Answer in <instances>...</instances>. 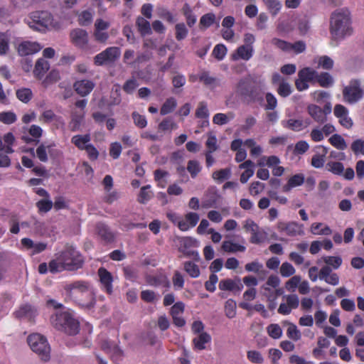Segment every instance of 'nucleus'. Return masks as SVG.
I'll use <instances>...</instances> for the list:
<instances>
[{"instance_id": "obj_39", "label": "nucleus", "mask_w": 364, "mask_h": 364, "mask_svg": "<svg viewBox=\"0 0 364 364\" xmlns=\"http://www.w3.org/2000/svg\"><path fill=\"white\" fill-rule=\"evenodd\" d=\"M184 270L193 278H196L200 275L198 266L192 262L184 263Z\"/></svg>"}, {"instance_id": "obj_15", "label": "nucleus", "mask_w": 364, "mask_h": 364, "mask_svg": "<svg viewBox=\"0 0 364 364\" xmlns=\"http://www.w3.org/2000/svg\"><path fill=\"white\" fill-rule=\"evenodd\" d=\"M95 86V83L90 80H77L73 84L75 91L82 97L89 95Z\"/></svg>"}, {"instance_id": "obj_63", "label": "nucleus", "mask_w": 364, "mask_h": 364, "mask_svg": "<svg viewBox=\"0 0 364 364\" xmlns=\"http://www.w3.org/2000/svg\"><path fill=\"white\" fill-rule=\"evenodd\" d=\"M271 43L272 45L276 46L277 48L288 52L289 51L290 43L281 40L279 38H274L272 39Z\"/></svg>"}, {"instance_id": "obj_34", "label": "nucleus", "mask_w": 364, "mask_h": 364, "mask_svg": "<svg viewBox=\"0 0 364 364\" xmlns=\"http://www.w3.org/2000/svg\"><path fill=\"white\" fill-rule=\"evenodd\" d=\"M177 106L176 100L173 97L168 98L161 106L160 113L161 115H166L171 113Z\"/></svg>"}, {"instance_id": "obj_50", "label": "nucleus", "mask_w": 364, "mask_h": 364, "mask_svg": "<svg viewBox=\"0 0 364 364\" xmlns=\"http://www.w3.org/2000/svg\"><path fill=\"white\" fill-rule=\"evenodd\" d=\"M301 277L299 275H294L289 279L286 284L285 287L288 291H294L296 288L299 287L301 282Z\"/></svg>"}, {"instance_id": "obj_12", "label": "nucleus", "mask_w": 364, "mask_h": 364, "mask_svg": "<svg viewBox=\"0 0 364 364\" xmlns=\"http://www.w3.org/2000/svg\"><path fill=\"white\" fill-rule=\"evenodd\" d=\"M277 228L280 232H285L286 235L291 237L301 235L304 234V225L296 222L279 223Z\"/></svg>"}, {"instance_id": "obj_29", "label": "nucleus", "mask_w": 364, "mask_h": 364, "mask_svg": "<svg viewBox=\"0 0 364 364\" xmlns=\"http://www.w3.org/2000/svg\"><path fill=\"white\" fill-rule=\"evenodd\" d=\"M136 26L141 36H144L151 33L150 23L141 16H139L136 21Z\"/></svg>"}, {"instance_id": "obj_4", "label": "nucleus", "mask_w": 364, "mask_h": 364, "mask_svg": "<svg viewBox=\"0 0 364 364\" xmlns=\"http://www.w3.org/2000/svg\"><path fill=\"white\" fill-rule=\"evenodd\" d=\"M235 93L241 100L247 104L261 102L263 96L261 90L253 85L250 77H244L239 80L235 87Z\"/></svg>"}, {"instance_id": "obj_10", "label": "nucleus", "mask_w": 364, "mask_h": 364, "mask_svg": "<svg viewBox=\"0 0 364 364\" xmlns=\"http://www.w3.org/2000/svg\"><path fill=\"white\" fill-rule=\"evenodd\" d=\"M120 56L118 47H109L94 57V64L102 66L114 63Z\"/></svg>"}, {"instance_id": "obj_59", "label": "nucleus", "mask_w": 364, "mask_h": 364, "mask_svg": "<svg viewBox=\"0 0 364 364\" xmlns=\"http://www.w3.org/2000/svg\"><path fill=\"white\" fill-rule=\"evenodd\" d=\"M199 79L200 81L203 82L206 86L215 87L217 84V79L210 76L207 72H203L200 75Z\"/></svg>"}, {"instance_id": "obj_38", "label": "nucleus", "mask_w": 364, "mask_h": 364, "mask_svg": "<svg viewBox=\"0 0 364 364\" xmlns=\"http://www.w3.org/2000/svg\"><path fill=\"white\" fill-rule=\"evenodd\" d=\"M84 119L83 114L73 113L70 122V128L72 132H76L80 129L82 122Z\"/></svg>"}, {"instance_id": "obj_28", "label": "nucleus", "mask_w": 364, "mask_h": 364, "mask_svg": "<svg viewBox=\"0 0 364 364\" xmlns=\"http://www.w3.org/2000/svg\"><path fill=\"white\" fill-rule=\"evenodd\" d=\"M322 87H329L333 85L334 79L328 73H317L316 81Z\"/></svg>"}, {"instance_id": "obj_36", "label": "nucleus", "mask_w": 364, "mask_h": 364, "mask_svg": "<svg viewBox=\"0 0 364 364\" xmlns=\"http://www.w3.org/2000/svg\"><path fill=\"white\" fill-rule=\"evenodd\" d=\"M235 115L232 112H230L228 114L223 113H218L214 115L213 122L214 124L218 125H224L227 124L230 119H233Z\"/></svg>"}, {"instance_id": "obj_32", "label": "nucleus", "mask_w": 364, "mask_h": 364, "mask_svg": "<svg viewBox=\"0 0 364 364\" xmlns=\"http://www.w3.org/2000/svg\"><path fill=\"white\" fill-rule=\"evenodd\" d=\"M174 241L178 245V251L183 253L193 245V240L189 237H176Z\"/></svg>"}, {"instance_id": "obj_14", "label": "nucleus", "mask_w": 364, "mask_h": 364, "mask_svg": "<svg viewBox=\"0 0 364 364\" xmlns=\"http://www.w3.org/2000/svg\"><path fill=\"white\" fill-rule=\"evenodd\" d=\"M41 46L36 42L23 41L17 48V52L21 56L33 55L38 52Z\"/></svg>"}, {"instance_id": "obj_25", "label": "nucleus", "mask_w": 364, "mask_h": 364, "mask_svg": "<svg viewBox=\"0 0 364 364\" xmlns=\"http://www.w3.org/2000/svg\"><path fill=\"white\" fill-rule=\"evenodd\" d=\"M36 311L30 305H24L16 311L15 315L18 318H26L31 321L36 316Z\"/></svg>"}, {"instance_id": "obj_23", "label": "nucleus", "mask_w": 364, "mask_h": 364, "mask_svg": "<svg viewBox=\"0 0 364 364\" xmlns=\"http://www.w3.org/2000/svg\"><path fill=\"white\" fill-rule=\"evenodd\" d=\"M253 54V48H249L244 45L237 48L236 52L232 54L233 60L242 59L245 60H250Z\"/></svg>"}, {"instance_id": "obj_53", "label": "nucleus", "mask_w": 364, "mask_h": 364, "mask_svg": "<svg viewBox=\"0 0 364 364\" xmlns=\"http://www.w3.org/2000/svg\"><path fill=\"white\" fill-rule=\"evenodd\" d=\"M323 262L326 266H332L334 269H338L342 264V259L340 257L326 256L323 257Z\"/></svg>"}, {"instance_id": "obj_3", "label": "nucleus", "mask_w": 364, "mask_h": 364, "mask_svg": "<svg viewBox=\"0 0 364 364\" xmlns=\"http://www.w3.org/2000/svg\"><path fill=\"white\" fill-rule=\"evenodd\" d=\"M65 290L70 291V295L82 308L91 309L95 303V294L88 282L77 281L68 284Z\"/></svg>"}, {"instance_id": "obj_2", "label": "nucleus", "mask_w": 364, "mask_h": 364, "mask_svg": "<svg viewBox=\"0 0 364 364\" xmlns=\"http://www.w3.org/2000/svg\"><path fill=\"white\" fill-rule=\"evenodd\" d=\"M351 15L346 7L336 9L330 17V33L332 39L341 41L353 33Z\"/></svg>"}, {"instance_id": "obj_18", "label": "nucleus", "mask_w": 364, "mask_h": 364, "mask_svg": "<svg viewBox=\"0 0 364 364\" xmlns=\"http://www.w3.org/2000/svg\"><path fill=\"white\" fill-rule=\"evenodd\" d=\"M97 235L105 242H111L114 240V234L110 228L105 223H100L96 225Z\"/></svg>"}, {"instance_id": "obj_56", "label": "nucleus", "mask_w": 364, "mask_h": 364, "mask_svg": "<svg viewBox=\"0 0 364 364\" xmlns=\"http://www.w3.org/2000/svg\"><path fill=\"white\" fill-rule=\"evenodd\" d=\"M36 206L40 212L47 213L53 207V202L49 198H45L39 200Z\"/></svg>"}, {"instance_id": "obj_52", "label": "nucleus", "mask_w": 364, "mask_h": 364, "mask_svg": "<svg viewBox=\"0 0 364 364\" xmlns=\"http://www.w3.org/2000/svg\"><path fill=\"white\" fill-rule=\"evenodd\" d=\"M230 176V168H224L220 169L219 171H215L213 173V179L218 181L220 182L223 181L225 179L229 178Z\"/></svg>"}, {"instance_id": "obj_7", "label": "nucleus", "mask_w": 364, "mask_h": 364, "mask_svg": "<svg viewBox=\"0 0 364 364\" xmlns=\"http://www.w3.org/2000/svg\"><path fill=\"white\" fill-rule=\"evenodd\" d=\"M28 343L31 350L36 353L44 362L50 359V346L46 337L39 333L31 334L28 338Z\"/></svg>"}, {"instance_id": "obj_64", "label": "nucleus", "mask_w": 364, "mask_h": 364, "mask_svg": "<svg viewBox=\"0 0 364 364\" xmlns=\"http://www.w3.org/2000/svg\"><path fill=\"white\" fill-rule=\"evenodd\" d=\"M318 64L326 70H331L333 67V60L327 55L321 56L318 59Z\"/></svg>"}, {"instance_id": "obj_41", "label": "nucleus", "mask_w": 364, "mask_h": 364, "mask_svg": "<svg viewBox=\"0 0 364 364\" xmlns=\"http://www.w3.org/2000/svg\"><path fill=\"white\" fill-rule=\"evenodd\" d=\"M292 92L290 84L285 80H282L278 86L277 92L282 97H287Z\"/></svg>"}, {"instance_id": "obj_13", "label": "nucleus", "mask_w": 364, "mask_h": 364, "mask_svg": "<svg viewBox=\"0 0 364 364\" xmlns=\"http://www.w3.org/2000/svg\"><path fill=\"white\" fill-rule=\"evenodd\" d=\"M285 303H282L278 309V313L282 315H288L292 309L298 308L299 299L296 294H289L284 296Z\"/></svg>"}, {"instance_id": "obj_62", "label": "nucleus", "mask_w": 364, "mask_h": 364, "mask_svg": "<svg viewBox=\"0 0 364 364\" xmlns=\"http://www.w3.org/2000/svg\"><path fill=\"white\" fill-rule=\"evenodd\" d=\"M267 104L265 105V109L273 110L277 106V100L274 95L270 92H267L265 96Z\"/></svg>"}, {"instance_id": "obj_35", "label": "nucleus", "mask_w": 364, "mask_h": 364, "mask_svg": "<svg viewBox=\"0 0 364 364\" xmlns=\"http://www.w3.org/2000/svg\"><path fill=\"white\" fill-rule=\"evenodd\" d=\"M16 97L23 103H28L33 97V92L29 88H21L16 92Z\"/></svg>"}, {"instance_id": "obj_31", "label": "nucleus", "mask_w": 364, "mask_h": 364, "mask_svg": "<svg viewBox=\"0 0 364 364\" xmlns=\"http://www.w3.org/2000/svg\"><path fill=\"white\" fill-rule=\"evenodd\" d=\"M90 135L85 134V135H75L73 136L71 141L73 143L78 149L84 150L87 145V144L90 141Z\"/></svg>"}, {"instance_id": "obj_8", "label": "nucleus", "mask_w": 364, "mask_h": 364, "mask_svg": "<svg viewBox=\"0 0 364 364\" xmlns=\"http://www.w3.org/2000/svg\"><path fill=\"white\" fill-rule=\"evenodd\" d=\"M342 94L343 101L348 104H355L360 101L364 95L360 80L358 79L350 80L348 85L343 87Z\"/></svg>"}, {"instance_id": "obj_9", "label": "nucleus", "mask_w": 364, "mask_h": 364, "mask_svg": "<svg viewBox=\"0 0 364 364\" xmlns=\"http://www.w3.org/2000/svg\"><path fill=\"white\" fill-rule=\"evenodd\" d=\"M317 71L306 67L298 73V78L295 80L296 88L299 91H304L309 88V83L314 84L316 81Z\"/></svg>"}, {"instance_id": "obj_55", "label": "nucleus", "mask_w": 364, "mask_h": 364, "mask_svg": "<svg viewBox=\"0 0 364 364\" xmlns=\"http://www.w3.org/2000/svg\"><path fill=\"white\" fill-rule=\"evenodd\" d=\"M265 188V185L259 181H255L252 182L249 188V192L251 196H257L261 192L263 191V190Z\"/></svg>"}, {"instance_id": "obj_40", "label": "nucleus", "mask_w": 364, "mask_h": 364, "mask_svg": "<svg viewBox=\"0 0 364 364\" xmlns=\"http://www.w3.org/2000/svg\"><path fill=\"white\" fill-rule=\"evenodd\" d=\"M348 67L354 70H358L364 66V58L360 55L354 56L348 61Z\"/></svg>"}, {"instance_id": "obj_47", "label": "nucleus", "mask_w": 364, "mask_h": 364, "mask_svg": "<svg viewBox=\"0 0 364 364\" xmlns=\"http://www.w3.org/2000/svg\"><path fill=\"white\" fill-rule=\"evenodd\" d=\"M150 188V186L147 185L145 186H143L141 188L139 197H138V202L144 204L146 203L150 198H151V193L148 190Z\"/></svg>"}, {"instance_id": "obj_26", "label": "nucleus", "mask_w": 364, "mask_h": 364, "mask_svg": "<svg viewBox=\"0 0 364 364\" xmlns=\"http://www.w3.org/2000/svg\"><path fill=\"white\" fill-rule=\"evenodd\" d=\"M55 146L54 144H46L44 143L40 144L36 149V156L42 162H46L48 160L47 151L51 152V149Z\"/></svg>"}, {"instance_id": "obj_5", "label": "nucleus", "mask_w": 364, "mask_h": 364, "mask_svg": "<svg viewBox=\"0 0 364 364\" xmlns=\"http://www.w3.org/2000/svg\"><path fill=\"white\" fill-rule=\"evenodd\" d=\"M51 323L57 330L70 336L76 335L80 331L79 321L68 311L55 314L51 317Z\"/></svg>"}, {"instance_id": "obj_58", "label": "nucleus", "mask_w": 364, "mask_h": 364, "mask_svg": "<svg viewBox=\"0 0 364 364\" xmlns=\"http://www.w3.org/2000/svg\"><path fill=\"white\" fill-rule=\"evenodd\" d=\"M267 332L274 339L279 338L282 334V330L278 324H270L267 327Z\"/></svg>"}, {"instance_id": "obj_46", "label": "nucleus", "mask_w": 364, "mask_h": 364, "mask_svg": "<svg viewBox=\"0 0 364 364\" xmlns=\"http://www.w3.org/2000/svg\"><path fill=\"white\" fill-rule=\"evenodd\" d=\"M280 274L284 277H289L294 274L296 270L291 264L285 262L280 267Z\"/></svg>"}, {"instance_id": "obj_54", "label": "nucleus", "mask_w": 364, "mask_h": 364, "mask_svg": "<svg viewBox=\"0 0 364 364\" xmlns=\"http://www.w3.org/2000/svg\"><path fill=\"white\" fill-rule=\"evenodd\" d=\"M60 79V75L58 70H52L43 80V84L46 85L53 84L58 82Z\"/></svg>"}, {"instance_id": "obj_60", "label": "nucleus", "mask_w": 364, "mask_h": 364, "mask_svg": "<svg viewBox=\"0 0 364 364\" xmlns=\"http://www.w3.org/2000/svg\"><path fill=\"white\" fill-rule=\"evenodd\" d=\"M215 20V16L213 13H208L203 15L200 20V25L204 26L205 28L210 27L212 24L214 23Z\"/></svg>"}, {"instance_id": "obj_61", "label": "nucleus", "mask_w": 364, "mask_h": 364, "mask_svg": "<svg viewBox=\"0 0 364 364\" xmlns=\"http://www.w3.org/2000/svg\"><path fill=\"white\" fill-rule=\"evenodd\" d=\"M236 287V282L231 279H223L219 283V288L221 290L233 291Z\"/></svg>"}, {"instance_id": "obj_49", "label": "nucleus", "mask_w": 364, "mask_h": 364, "mask_svg": "<svg viewBox=\"0 0 364 364\" xmlns=\"http://www.w3.org/2000/svg\"><path fill=\"white\" fill-rule=\"evenodd\" d=\"M272 15L275 16L281 9V3L279 0H263Z\"/></svg>"}, {"instance_id": "obj_19", "label": "nucleus", "mask_w": 364, "mask_h": 364, "mask_svg": "<svg viewBox=\"0 0 364 364\" xmlns=\"http://www.w3.org/2000/svg\"><path fill=\"white\" fill-rule=\"evenodd\" d=\"M98 275L100 277L102 284L105 287L106 291L110 294L112 292V283L113 281L111 273L106 269L100 267L98 269Z\"/></svg>"}, {"instance_id": "obj_1", "label": "nucleus", "mask_w": 364, "mask_h": 364, "mask_svg": "<svg viewBox=\"0 0 364 364\" xmlns=\"http://www.w3.org/2000/svg\"><path fill=\"white\" fill-rule=\"evenodd\" d=\"M84 263L85 258L82 254L73 246L67 245L49 262V271L53 274L74 272L82 268Z\"/></svg>"}, {"instance_id": "obj_24", "label": "nucleus", "mask_w": 364, "mask_h": 364, "mask_svg": "<svg viewBox=\"0 0 364 364\" xmlns=\"http://www.w3.org/2000/svg\"><path fill=\"white\" fill-rule=\"evenodd\" d=\"M221 249L228 253H236L237 252H243L246 250L245 246L233 242L232 240H225L223 242Z\"/></svg>"}, {"instance_id": "obj_11", "label": "nucleus", "mask_w": 364, "mask_h": 364, "mask_svg": "<svg viewBox=\"0 0 364 364\" xmlns=\"http://www.w3.org/2000/svg\"><path fill=\"white\" fill-rule=\"evenodd\" d=\"M71 43L76 47L86 50L88 48L89 35L82 28L73 29L70 33Z\"/></svg>"}, {"instance_id": "obj_45", "label": "nucleus", "mask_w": 364, "mask_h": 364, "mask_svg": "<svg viewBox=\"0 0 364 364\" xmlns=\"http://www.w3.org/2000/svg\"><path fill=\"white\" fill-rule=\"evenodd\" d=\"M16 115L13 112H3L0 113V122L6 124H11L16 121Z\"/></svg>"}, {"instance_id": "obj_22", "label": "nucleus", "mask_w": 364, "mask_h": 364, "mask_svg": "<svg viewBox=\"0 0 364 364\" xmlns=\"http://www.w3.org/2000/svg\"><path fill=\"white\" fill-rule=\"evenodd\" d=\"M50 63L44 58H39L35 65L33 75L38 79H41L49 70Z\"/></svg>"}, {"instance_id": "obj_21", "label": "nucleus", "mask_w": 364, "mask_h": 364, "mask_svg": "<svg viewBox=\"0 0 364 364\" xmlns=\"http://www.w3.org/2000/svg\"><path fill=\"white\" fill-rule=\"evenodd\" d=\"M211 337L207 332H202L193 339L194 348L198 350L205 349V344L210 343Z\"/></svg>"}, {"instance_id": "obj_17", "label": "nucleus", "mask_w": 364, "mask_h": 364, "mask_svg": "<svg viewBox=\"0 0 364 364\" xmlns=\"http://www.w3.org/2000/svg\"><path fill=\"white\" fill-rule=\"evenodd\" d=\"M308 114L318 123L323 124L327 121V117L322 109L316 105L311 104L307 107Z\"/></svg>"}, {"instance_id": "obj_48", "label": "nucleus", "mask_w": 364, "mask_h": 364, "mask_svg": "<svg viewBox=\"0 0 364 364\" xmlns=\"http://www.w3.org/2000/svg\"><path fill=\"white\" fill-rule=\"evenodd\" d=\"M248 360L256 364H261L264 362V358L262 354L257 350H249L247 353Z\"/></svg>"}, {"instance_id": "obj_51", "label": "nucleus", "mask_w": 364, "mask_h": 364, "mask_svg": "<svg viewBox=\"0 0 364 364\" xmlns=\"http://www.w3.org/2000/svg\"><path fill=\"white\" fill-rule=\"evenodd\" d=\"M176 28V38L178 41L184 39L188 35V29L183 23H177Z\"/></svg>"}, {"instance_id": "obj_16", "label": "nucleus", "mask_w": 364, "mask_h": 364, "mask_svg": "<svg viewBox=\"0 0 364 364\" xmlns=\"http://www.w3.org/2000/svg\"><path fill=\"white\" fill-rule=\"evenodd\" d=\"M200 219L199 215L191 212L185 215V220L178 221V227L182 231L188 230L191 227H195Z\"/></svg>"}, {"instance_id": "obj_44", "label": "nucleus", "mask_w": 364, "mask_h": 364, "mask_svg": "<svg viewBox=\"0 0 364 364\" xmlns=\"http://www.w3.org/2000/svg\"><path fill=\"white\" fill-rule=\"evenodd\" d=\"M196 117L199 119H208L209 111L205 102H200L196 111Z\"/></svg>"}, {"instance_id": "obj_30", "label": "nucleus", "mask_w": 364, "mask_h": 364, "mask_svg": "<svg viewBox=\"0 0 364 364\" xmlns=\"http://www.w3.org/2000/svg\"><path fill=\"white\" fill-rule=\"evenodd\" d=\"M146 282L152 287H158L164 285L165 287H169V282L166 277L163 275L159 276H149L146 277Z\"/></svg>"}, {"instance_id": "obj_20", "label": "nucleus", "mask_w": 364, "mask_h": 364, "mask_svg": "<svg viewBox=\"0 0 364 364\" xmlns=\"http://www.w3.org/2000/svg\"><path fill=\"white\" fill-rule=\"evenodd\" d=\"M281 124L286 129H289L294 132H299L306 128L309 123H306L305 125L301 119H289L287 120H282Z\"/></svg>"}, {"instance_id": "obj_57", "label": "nucleus", "mask_w": 364, "mask_h": 364, "mask_svg": "<svg viewBox=\"0 0 364 364\" xmlns=\"http://www.w3.org/2000/svg\"><path fill=\"white\" fill-rule=\"evenodd\" d=\"M141 298L146 302H154L159 299V296L156 295L154 291L144 290L141 292Z\"/></svg>"}, {"instance_id": "obj_43", "label": "nucleus", "mask_w": 364, "mask_h": 364, "mask_svg": "<svg viewBox=\"0 0 364 364\" xmlns=\"http://www.w3.org/2000/svg\"><path fill=\"white\" fill-rule=\"evenodd\" d=\"M236 302L233 299H228L225 304V311L227 317L232 318L236 314Z\"/></svg>"}, {"instance_id": "obj_33", "label": "nucleus", "mask_w": 364, "mask_h": 364, "mask_svg": "<svg viewBox=\"0 0 364 364\" xmlns=\"http://www.w3.org/2000/svg\"><path fill=\"white\" fill-rule=\"evenodd\" d=\"M332 146L340 150H344L347 148L345 139L339 134H333L328 139Z\"/></svg>"}, {"instance_id": "obj_27", "label": "nucleus", "mask_w": 364, "mask_h": 364, "mask_svg": "<svg viewBox=\"0 0 364 364\" xmlns=\"http://www.w3.org/2000/svg\"><path fill=\"white\" fill-rule=\"evenodd\" d=\"M11 37L8 32H0V56L6 55L10 50Z\"/></svg>"}, {"instance_id": "obj_6", "label": "nucleus", "mask_w": 364, "mask_h": 364, "mask_svg": "<svg viewBox=\"0 0 364 364\" xmlns=\"http://www.w3.org/2000/svg\"><path fill=\"white\" fill-rule=\"evenodd\" d=\"M26 23L33 31L45 32L53 26L54 18L47 10H36L28 14Z\"/></svg>"}, {"instance_id": "obj_37", "label": "nucleus", "mask_w": 364, "mask_h": 364, "mask_svg": "<svg viewBox=\"0 0 364 364\" xmlns=\"http://www.w3.org/2000/svg\"><path fill=\"white\" fill-rule=\"evenodd\" d=\"M187 171L193 178H196L201 171V166L197 160H190L187 164Z\"/></svg>"}, {"instance_id": "obj_42", "label": "nucleus", "mask_w": 364, "mask_h": 364, "mask_svg": "<svg viewBox=\"0 0 364 364\" xmlns=\"http://www.w3.org/2000/svg\"><path fill=\"white\" fill-rule=\"evenodd\" d=\"M326 167L329 171L336 175H341L344 171V166L341 162L330 161L327 163Z\"/></svg>"}]
</instances>
